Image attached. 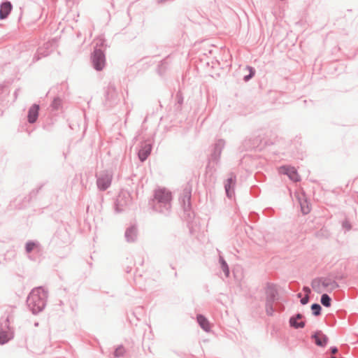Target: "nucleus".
<instances>
[{
	"label": "nucleus",
	"mask_w": 358,
	"mask_h": 358,
	"mask_svg": "<svg viewBox=\"0 0 358 358\" xmlns=\"http://www.w3.org/2000/svg\"><path fill=\"white\" fill-rule=\"evenodd\" d=\"M303 290H304V292L306 293V294H308H308H310V288H309V287H304V288H303Z\"/></svg>",
	"instance_id": "obj_23"
},
{
	"label": "nucleus",
	"mask_w": 358,
	"mask_h": 358,
	"mask_svg": "<svg viewBox=\"0 0 358 358\" xmlns=\"http://www.w3.org/2000/svg\"><path fill=\"white\" fill-rule=\"evenodd\" d=\"M311 308L313 311V314L315 315H319L320 314L321 307L319 304L315 303L313 304Z\"/></svg>",
	"instance_id": "obj_17"
},
{
	"label": "nucleus",
	"mask_w": 358,
	"mask_h": 358,
	"mask_svg": "<svg viewBox=\"0 0 358 358\" xmlns=\"http://www.w3.org/2000/svg\"><path fill=\"white\" fill-rule=\"evenodd\" d=\"M12 10V5L10 2L6 1L1 5L0 8V19L3 20L8 17Z\"/></svg>",
	"instance_id": "obj_9"
},
{
	"label": "nucleus",
	"mask_w": 358,
	"mask_h": 358,
	"mask_svg": "<svg viewBox=\"0 0 358 358\" xmlns=\"http://www.w3.org/2000/svg\"><path fill=\"white\" fill-rule=\"evenodd\" d=\"M154 199L159 203L166 204L171 202L172 194L169 189L160 187L155 191Z\"/></svg>",
	"instance_id": "obj_2"
},
{
	"label": "nucleus",
	"mask_w": 358,
	"mask_h": 358,
	"mask_svg": "<svg viewBox=\"0 0 358 358\" xmlns=\"http://www.w3.org/2000/svg\"><path fill=\"white\" fill-rule=\"evenodd\" d=\"M279 172L287 175L288 177L294 182L300 180V176L294 167L282 166L280 168Z\"/></svg>",
	"instance_id": "obj_5"
},
{
	"label": "nucleus",
	"mask_w": 358,
	"mask_h": 358,
	"mask_svg": "<svg viewBox=\"0 0 358 358\" xmlns=\"http://www.w3.org/2000/svg\"><path fill=\"white\" fill-rule=\"evenodd\" d=\"M39 106L34 104L29 110L28 121L30 123H34L36 121L38 115Z\"/></svg>",
	"instance_id": "obj_8"
},
{
	"label": "nucleus",
	"mask_w": 358,
	"mask_h": 358,
	"mask_svg": "<svg viewBox=\"0 0 358 358\" xmlns=\"http://www.w3.org/2000/svg\"><path fill=\"white\" fill-rule=\"evenodd\" d=\"M331 358H336V357H331Z\"/></svg>",
	"instance_id": "obj_28"
},
{
	"label": "nucleus",
	"mask_w": 358,
	"mask_h": 358,
	"mask_svg": "<svg viewBox=\"0 0 358 358\" xmlns=\"http://www.w3.org/2000/svg\"><path fill=\"white\" fill-rule=\"evenodd\" d=\"M61 104V101L59 99H55L54 101H53V103H52V106L55 108V109H57L59 106Z\"/></svg>",
	"instance_id": "obj_21"
},
{
	"label": "nucleus",
	"mask_w": 358,
	"mask_h": 358,
	"mask_svg": "<svg viewBox=\"0 0 358 358\" xmlns=\"http://www.w3.org/2000/svg\"><path fill=\"white\" fill-rule=\"evenodd\" d=\"M12 338L8 332L0 330V345L7 343Z\"/></svg>",
	"instance_id": "obj_15"
},
{
	"label": "nucleus",
	"mask_w": 358,
	"mask_h": 358,
	"mask_svg": "<svg viewBox=\"0 0 358 358\" xmlns=\"http://www.w3.org/2000/svg\"><path fill=\"white\" fill-rule=\"evenodd\" d=\"M236 182V177L234 176H231L229 178L225 183V190L228 196L231 197L234 195V192H231V188H234Z\"/></svg>",
	"instance_id": "obj_11"
},
{
	"label": "nucleus",
	"mask_w": 358,
	"mask_h": 358,
	"mask_svg": "<svg viewBox=\"0 0 358 358\" xmlns=\"http://www.w3.org/2000/svg\"><path fill=\"white\" fill-rule=\"evenodd\" d=\"M248 69L250 71V75L249 76H246L245 77V81H248L250 78H252L254 74H255V70L252 68V67H248Z\"/></svg>",
	"instance_id": "obj_20"
},
{
	"label": "nucleus",
	"mask_w": 358,
	"mask_h": 358,
	"mask_svg": "<svg viewBox=\"0 0 358 358\" xmlns=\"http://www.w3.org/2000/svg\"><path fill=\"white\" fill-rule=\"evenodd\" d=\"M92 62L97 71H101L103 69L105 66V56L101 50L94 51Z\"/></svg>",
	"instance_id": "obj_4"
},
{
	"label": "nucleus",
	"mask_w": 358,
	"mask_h": 358,
	"mask_svg": "<svg viewBox=\"0 0 358 358\" xmlns=\"http://www.w3.org/2000/svg\"><path fill=\"white\" fill-rule=\"evenodd\" d=\"M36 247V243H34L33 242H29L26 245V250L27 252H30Z\"/></svg>",
	"instance_id": "obj_18"
},
{
	"label": "nucleus",
	"mask_w": 358,
	"mask_h": 358,
	"mask_svg": "<svg viewBox=\"0 0 358 358\" xmlns=\"http://www.w3.org/2000/svg\"><path fill=\"white\" fill-rule=\"evenodd\" d=\"M197 321L199 324V325L201 326V327L206 331H208L210 330V324L208 321V320L203 317V315H198L197 316Z\"/></svg>",
	"instance_id": "obj_13"
},
{
	"label": "nucleus",
	"mask_w": 358,
	"mask_h": 358,
	"mask_svg": "<svg viewBox=\"0 0 358 358\" xmlns=\"http://www.w3.org/2000/svg\"><path fill=\"white\" fill-rule=\"evenodd\" d=\"M313 338L315 339V343L319 346H324L327 344L328 338L321 331L315 333Z\"/></svg>",
	"instance_id": "obj_10"
},
{
	"label": "nucleus",
	"mask_w": 358,
	"mask_h": 358,
	"mask_svg": "<svg viewBox=\"0 0 358 358\" xmlns=\"http://www.w3.org/2000/svg\"><path fill=\"white\" fill-rule=\"evenodd\" d=\"M112 176L110 173H105L97 180L98 187L101 190L106 189L110 185Z\"/></svg>",
	"instance_id": "obj_6"
},
{
	"label": "nucleus",
	"mask_w": 358,
	"mask_h": 358,
	"mask_svg": "<svg viewBox=\"0 0 358 358\" xmlns=\"http://www.w3.org/2000/svg\"><path fill=\"white\" fill-rule=\"evenodd\" d=\"M46 293L41 289H34L28 297V305L34 313L40 312L45 307Z\"/></svg>",
	"instance_id": "obj_1"
},
{
	"label": "nucleus",
	"mask_w": 358,
	"mask_h": 358,
	"mask_svg": "<svg viewBox=\"0 0 358 358\" xmlns=\"http://www.w3.org/2000/svg\"><path fill=\"white\" fill-rule=\"evenodd\" d=\"M331 351L332 354H336L338 352V349L336 348H332Z\"/></svg>",
	"instance_id": "obj_24"
},
{
	"label": "nucleus",
	"mask_w": 358,
	"mask_h": 358,
	"mask_svg": "<svg viewBox=\"0 0 358 358\" xmlns=\"http://www.w3.org/2000/svg\"><path fill=\"white\" fill-rule=\"evenodd\" d=\"M308 299H309V297H308V294H306V296L303 298L301 299V303L303 305L306 304L308 302Z\"/></svg>",
	"instance_id": "obj_22"
},
{
	"label": "nucleus",
	"mask_w": 358,
	"mask_h": 358,
	"mask_svg": "<svg viewBox=\"0 0 358 358\" xmlns=\"http://www.w3.org/2000/svg\"><path fill=\"white\" fill-rule=\"evenodd\" d=\"M120 351H121V352H122V351H123V349H122V348H119V349L116 350V352H116V353H117V352H118V353H120Z\"/></svg>",
	"instance_id": "obj_25"
},
{
	"label": "nucleus",
	"mask_w": 358,
	"mask_h": 358,
	"mask_svg": "<svg viewBox=\"0 0 358 358\" xmlns=\"http://www.w3.org/2000/svg\"><path fill=\"white\" fill-rule=\"evenodd\" d=\"M221 262H222V269H223L224 272L225 273L226 275L228 276L229 273L228 266H227L226 262L223 259H222Z\"/></svg>",
	"instance_id": "obj_19"
},
{
	"label": "nucleus",
	"mask_w": 358,
	"mask_h": 358,
	"mask_svg": "<svg viewBox=\"0 0 358 358\" xmlns=\"http://www.w3.org/2000/svg\"><path fill=\"white\" fill-rule=\"evenodd\" d=\"M312 287L314 290L320 293L322 292L324 289H327L329 287H331L333 289L337 287V285L334 282H331L328 279H317L313 280Z\"/></svg>",
	"instance_id": "obj_3"
},
{
	"label": "nucleus",
	"mask_w": 358,
	"mask_h": 358,
	"mask_svg": "<svg viewBox=\"0 0 358 358\" xmlns=\"http://www.w3.org/2000/svg\"><path fill=\"white\" fill-rule=\"evenodd\" d=\"M331 298L327 294L322 295L321 303L323 306L329 307L331 306Z\"/></svg>",
	"instance_id": "obj_16"
},
{
	"label": "nucleus",
	"mask_w": 358,
	"mask_h": 358,
	"mask_svg": "<svg viewBox=\"0 0 358 358\" xmlns=\"http://www.w3.org/2000/svg\"><path fill=\"white\" fill-rule=\"evenodd\" d=\"M120 351H121V352H122V351H123V349H122V348H119V349L116 350V352H116V353H117V352H118V353H120Z\"/></svg>",
	"instance_id": "obj_26"
},
{
	"label": "nucleus",
	"mask_w": 358,
	"mask_h": 358,
	"mask_svg": "<svg viewBox=\"0 0 358 358\" xmlns=\"http://www.w3.org/2000/svg\"><path fill=\"white\" fill-rule=\"evenodd\" d=\"M302 315L300 314H298L296 317H292L289 320L291 326L295 327V328H301L304 326V322L301 321L300 322H298V320H301Z\"/></svg>",
	"instance_id": "obj_14"
},
{
	"label": "nucleus",
	"mask_w": 358,
	"mask_h": 358,
	"mask_svg": "<svg viewBox=\"0 0 358 358\" xmlns=\"http://www.w3.org/2000/svg\"><path fill=\"white\" fill-rule=\"evenodd\" d=\"M151 150H152V146L150 144L145 145L144 147H143L140 150V151L138 152V157L141 162H143L147 159V157L150 154Z\"/></svg>",
	"instance_id": "obj_12"
},
{
	"label": "nucleus",
	"mask_w": 358,
	"mask_h": 358,
	"mask_svg": "<svg viewBox=\"0 0 358 358\" xmlns=\"http://www.w3.org/2000/svg\"><path fill=\"white\" fill-rule=\"evenodd\" d=\"M297 198L300 203L302 213L303 214L309 213L311 209L310 204L308 201L304 194L301 193V195H299Z\"/></svg>",
	"instance_id": "obj_7"
},
{
	"label": "nucleus",
	"mask_w": 358,
	"mask_h": 358,
	"mask_svg": "<svg viewBox=\"0 0 358 358\" xmlns=\"http://www.w3.org/2000/svg\"><path fill=\"white\" fill-rule=\"evenodd\" d=\"M298 296H299V297H301V294H298Z\"/></svg>",
	"instance_id": "obj_27"
}]
</instances>
